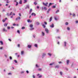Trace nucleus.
Here are the masks:
<instances>
[{
  "mask_svg": "<svg viewBox=\"0 0 78 78\" xmlns=\"http://www.w3.org/2000/svg\"><path fill=\"white\" fill-rule=\"evenodd\" d=\"M21 19V18L20 17L18 16L16 19V21H17V20H20Z\"/></svg>",
  "mask_w": 78,
  "mask_h": 78,
  "instance_id": "nucleus-1",
  "label": "nucleus"
},
{
  "mask_svg": "<svg viewBox=\"0 0 78 78\" xmlns=\"http://www.w3.org/2000/svg\"><path fill=\"white\" fill-rule=\"evenodd\" d=\"M45 31H46V33H47V34H48V32L49 31L48 30V29L46 28L45 29Z\"/></svg>",
  "mask_w": 78,
  "mask_h": 78,
  "instance_id": "nucleus-2",
  "label": "nucleus"
},
{
  "mask_svg": "<svg viewBox=\"0 0 78 78\" xmlns=\"http://www.w3.org/2000/svg\"><path fill=\"white\" fill-rule=\"evenodd\" d=\"M46 56V54H45V53H43L42 55V58H44V56Z\"/></svg>",
  "mask_w": 78,
  "mask_h": 78,
  "instance_id": "nucleus-3",
  "label": "nucleus"
},
{
  "mask_svg": "<svg viewBox=\"0 0 78 78\" xmlns=\"http://www.w3.org/2000/svg\"><path fill=\"white\" fill-rule=\"evenodd\" d=\"M43 4L44 6H47V5H48V2H46V4L44 3V2H43Z\"/></svg>",
  "mask_w": 78,
  "mask_h": 78,
  "instance_id": "nucleus-4",
  "label": "nucleus"
},
{
  "mask_svg": "<svg viewBox=\"0 0 78 78\" xmlns=\"http://www.w3.org/2000/svg\"><path fill=\"white\" fill-rule=\"evenodd\" d=\"M31 16H34L35 17V16H36V13H32L31 14Z\"/></svg>",
  "mask_w": 78,
  "mask_h": 78,
  "instance_id": "nucleus-5",
  "label": "nucleus"
},
{
  "mask_svg": "<svg viewBox=\"0 0 78 78\" xmlns=\"http://www.w3.org/2000/svg\"><path fill=\"white\" fill-rule=\"evenodd\" d=\"M2 31L3 32H5H5H7V30H6L5 28H3L2 29Z\"/></svg>",
  "mask_w": 78,
  "mask_h": 78,
  "instance_id": "nucleus-6",
  "label": "nucleus"
},
{
  "mask_svg": "<svg viewBox=\"0 0 78 78\" xmlns=\"http://www.w3.org/2000/svg\"><path fill=\"white\" fill-rule=\"evenodd\" d=\"M42 9H44V10H47V8L46 7H44V8L43 7H42Z\"/></svg>",
  "mask_w": 78,
  "mask_h": 78,
  "instance_id": "nucleus-7",
  "label": "nucleus"
},
{
  "mask_svg": "<svg viewBox=\"0 0 78 78\" xmlns=\"http://www.w3.org/2000/svg\"><path fill=\"white\" fill-rule=\"evenodd\" d=\"M6 20H7V18H5V19H4L2 20L3 22H5V21H6Z\"/></svg>",
  "mask_w": 78,
  "mask_h": 78,
  "instance_id": "nucleus-8",
  "label": "nucleus"
},
{
  "mask_svg": "<svg viewBox=\"0 0 78 78\" xmlns=\"http://www.w3.org/2000/svg\"><path fill=\"white\" fill-rule=\"evenodd\" d=\"M50 27L51 28H54V24H52V25L50 26Z\"/></svg>",
  "mask_w": 78,
  "mask_h": 78,
  "instance_id": "nucleus-9",
  "label": "nucleus"
},
{
  "mask_svg": "<svg viewBox=\"0 0 78 78\" xmlns=\"http://www.w3.org/2000/svg\"><path fill=\"white\" fill-rule=\"evenodd\" d=\"M41 34L43 36H45V33H44V32H42Z\"/></svg>",
  "mask_w": 78,
  "mask_h": 78,
  "instance_id": "nucleus-10",
  "label": "nucleus"
},
{
  "mask_svg": "<svg viewBox=\"0 0 78 78\" xmlns=\"http://www.w3.org/2000/svg\"><path fill=\"white\" fill-rule=\"evenodd\" d=\"M59 68V65H58L55 66V69H58Z\"/></svg>",
  "mask_w": 78,
  "mask_h": 78,
  "instance_id": "nucleus-11",
  "label": "nucleus"
},
{
  "mask_svg": "<svg viewBox=\"0 0 78 78\" xmlns=\"http://www.w3.org/2000/svg\"><path fill=\"white\" fill-rule=\"evenodd\" d=\"M64 46L65 47H66V44H67V42H66L65 41L64 42Z\"/></svg>",
  "mask_w": 78,
  "mask_h": 78,
  "instance_id": "nucleus-12",
  "label": "nucleus"
},
{
  "mask_svg": "<svg viewBox=\"0 0 78 78\" xmlns=\"http://www.w3.org/2000/svg\"><path fill=\"white\" fill-rule=\"evenodd\" d=\"M29 27L30 28H33V24H30V25Z\"/></svg>",
  "mask_w": 78,
  "mask_h": 78,
  "instance_id": "nucleus-13",
  "label": "nucleus"
},
{
  "mask_svg": "<svg viewBox=\"0 0 78 78\" xmlns=\"http://www.w3.org/2000/svg\"><path fill=\"white\" fill-rule=\"evenodd\" d=\"M30 31H33V30H34V28L32 27V28L30 29Z\"/></svg>",
  "mask_w": 78,
  "mask_h": 78,
  "instance_id": "nucleus-14",
  "label": "nucleus"
},
{
  "mask_svg": "<svg viewBox=\"0 0 78 78\" xmlns=\"http://www.w3.org/2000/svg\"><path fill=\"white\" fill-rule=\"evenodd\" d=\"M27 47H28V48H30L31 47V45H28L27 46Z\"/></svg>",
  "mask_w": 78,
  "mask_h": 78,
  "instance_id": "nucleus-15",
  "label": "nucleus"
},
{
  "mask_svg": "<svg viewBox=\"0 0 78 78\" xmlns=\"http://www.w3.org/2000/svg\"><path fill=\"white\" fill-rule=\"evenodd\" d=\"M51 20H52V17H51L49 19L50 22H51Z\"/></svg>",
  "mask_w": 78,
  "mask_h": 78,
  "instance_id": "nucleus-16",
  "label": "nucleus"
},
{
  "mask_svg": "<svg viewBox=\"0 0 78 78\" xmlns=\"http://www.w3.org/2000/svg\"><path fill=\"white\" fill-rule=\"evenodd\" d=\"M51 5H52V3H49V5L48 6V8H49V7H50V6H51Z\"/></svg>",
  "mask_w": 78,
  "mask_h": 78,
  "instance_id": "nucleus-17",
  "label": "nucleus"
},
{
  "mask_svg": "<svg viewBox=\"0 0 78 78\" xmlns=\"http://www.w3.org/2000/svg\"><path fill=\"white\" fill-rule=\"evenodd\" d=\"M72 15L73 17H76V15H75V14L74 13H73L72 14Z\"/></svg>",
  "mask_w": 78,
  "mask_h": 78,
  "instance_id": "nucleus-18",
  "label": "nucleus"
},
{
  "mask_svg": "<svg viewBox=\"0 0 78 78\" xmlns=\"http://www.w3.org/2000/svg\"><path fill=\"white\" fill-rule=\"evenodd\" d=\"M42 23V26L44 28H45V25L44 24H43V23Z\"/></svg>",
  "mask_w": 78,
  "mask_h": 78,
  "instance_id": "nucleus-19",
  "label": "nucleus"
},
{
  "mask_svg": "<svg viewBox=\"0 0 78 78\" xmlns=\"http://www.w3.org/2000/svg\"><path fill=\"white\" fill-rule=\"evenodd\" d=\"M0 43L1 44V45L3 44V41H0Z\"/></svg>",
  "mask_w": 78,
  "mask_h": 78,
  "instance_id": "nucleus-20",
  "label": "nucleus"
},
{
  "mask_svg": "<svg viewBox=\"0 0 78 78\" xmlns=\"http://www.w3.org/2000/svg\"><path fill=\"white\" fill-rule=\"evenodd\" d=\"M32 10H33L32 9H31L30 11H29L30 14L31 13V12H32Z\"/></svg>",
  "mask_w": 78,
  "mask_h": 78,
  "instance_id": "nucleus-21",
  "label": "nucleus"
},
{
  "mask_svg": "<svg viewBox=\"0 0 78 78\" xmlns=\"http://www.w3.org/2000/svg\"><path fill=\"white\" fill-rule=\"evenodd\" d=\"M24 54V51H22L21 52V54L22 55H23V54Z\"/></svg>",
  "mask_w": 78,
  "mask_h": 78,
  "instance_id": "nucleus-22",
  "label": "nucleus"
},
{
  "mask_svg": "<svg viewBox=\"0 0 78 78\" xmlns=\"http://www.w3.org/2000/svg\"><path fill=\"white\" fill-rule=\"evenodd\" d=\"M55 64V63L53 62V63H51L50 64H49V65H50V66H52V65H53V64Z\"/></svg>",
  "mask_w": 78,
  "mask_h": 78,
  "instance_id": "nucleus-23",
  "label": "nucleus"
},
{
  "mask_svg": "<svg viewBox=\"0 0 78 78\" xmlns=\"http://www.w3.org/2000/svg\"><path fill=\"white\" fill-rule=\"evenodd\" d=\"M65 25H69V23H68V22H66L65 23Z\"/></svg>",
  "mask_w": 78,
  "mask_h": 78,
  "instance_id": "nucleus-24",
  "label": "nucleus"
},
{
  "mask_svg": "<svg viewBox=\"0 0 78 78\" xmlns=\"http://www.w3.org/2000/svg\"><path fill=\"white\" fill-rule=\"evenodd\" d=\"M7 25H8V23L4 24V27H7Z\"/></svg>",
  "mask_w": 78,
  "mask_h": 78,
  "instance_id": "nucleus-25",
  "label": "nucleus"
},
{
  "mask_svg": "<svg viewBox=\"0 0 78 78\" xmlns=\"http://www.w3.org/2000/svg\"><path fill=\"white\" fill-rule=\"evenodd\" d=\"M48 55L50 56H51V54L50 53H48Z\"/></svg>",
  "mask_w": 78,
  "mask_h": 78,
  "instance_id": "nucleus-26",
  "label": "nucleus"
},
{
  "mask_svg": "<svg viewBox=\"0 0 78 78\" xmlns=\"http://www.w3.org/2000/svg\"><path fill=\"white\" fill-rule=\"evenodd\" d=\"M36 23L37 25H39V23L38 22H37Z\"/></svg>",
  "mask_w": 78,
  "mask_h": 78,
  "instance_id": "nucleus-27",
  "label": "nucleus"
},
{
  "mask_svg": "<svg viewBox=\"0 0 78 78\" xmlns=\"http://www.w3.org/2000/svg\"><path fill=\"white\" fill-rule=\"evenodd\" d=\"M69 60H67V64L68 65L69 64Z\"/></svg>",
  "mask_w": 78,
  "mask_h": 78,
  "instance_id": "nucleus-28",
  "label": "nucleus"
},
{
  "mask_svg": "<svg viewBox=\"0 0 78 78\" xmlns=\"http://www.w3.org/2000/svg\"><path fill=\"white\" fill-rule=\"evenodd\" d=\"M22 0H20L19 2L20 4H22Z\"/></svg>",
  "mask_w": 78,
  "mask_h": 78,
  "instance_id": "nucleus-29",
  "label": "nucleus"
},
{
  "mask_svg": "<svg viewBox=\"0 0 78 78\" xmlns=\"http://www.w3.org/2000/svg\"><path fill=\"white\" fill-rule=\"evenodd\" d=\"M25 29V27H22L21 28V29L22 30H24V29Z\"/></svg>",
  "mask_w": 78,
  "mask_h": 78,
  "instance_id": "nucleus-30",
  "label": "nucleus"
},
{
  "mask_svg": "<svg viewBox=\"0 0 78 78\" xmlns=\"http://www.w3.org/2000/svg\"><path fill=\"white\" fill-rule=\"evenodd\" d=\"M54 19H55V20L57 21V20H58V18L57 19L56 18V17H55Z\"/></svg>",
  "mask_w": 78,
  "mask_h": 78,
  "instance_id": "nucleus-31",
  "label": "nucleus"
},
{
  "mask_svg": "<svg viewBox=\"0 0 78 78\" xmlns=\"http://www.w3.org/2000/svg\"><path fill=\"white\" fill-rule=\"evenodd\" d=\"M52 8H53V9L56 8V6H52Z\"/></svg>",
  "mask_w": 78,
  "mask_h": 78,
  "instance_id": "nucleus-32",
  "label": "nucleus"
},
{
  "mask_svg": "<svg viewBox=\"0 0 78 78\" xmlns=\"http://www.w3.org/2000/svg\"><path fill=\"white\" fill-rule=\"evenodd\" d=\"M34 4L35 5H37V2H34Z\"/></svg>",
  "mask_w": 78,
  "mask_h": 78,
  "instance_id": "nucleus-33",
  "label": "nucleus"
},
{
  "mask_svg": "<svg viewBox=\"0 0 78 78\" xmlns=\"http://www.w3.org/2000/svg\"><path fill=\"white\" fill-rule=\"evenodd\" d=\"M34 45L35 47L37 48V44H36Z\"/></svg>",
  "mask_w": 78,
  "mask_h": 78,
  "instance_id": "nucleus-34",
  "label": "nucleus"
},
{
  "mask_svg": "<svg viewBox=\"0 0 78 78\" xmlns=\"http://www.w3.org/2000/svg\"><path fill=\"white\" fill-rule=\"evenodd\" d=\"M38 71H41L42 70V69L40 68L38 69Z\"/></svg>",
  "mask_w": 78,
  "mask_h": 78,
  "instance_id": "nucleus-35",
  "label": "nucleus"
},
{
  "mask_svg": "<svg viewBox=\"0 0 78 78\" xmlns=\"http://www.w3.org/2000/svg\"><path fill=\"white\" fill-rule=\"evenodd\" d=\"M59 11V10H57V11H56L55 13H58Z\"/></svg>",
  "mask_w": 78,
  "mask_h": 78,
  "instance_id": "nucleus-36",
  "label": "nucleus"
},
{
  "mask_svg": "<svg viewBox=\"0 0 78 78\" xmlns=\"http://www.w3.org/2000/svg\"><path fill=\"white\" fill-rule=\"evenodd\" d=\"M56 32L57 33H58V32H59V29H56Z\"/></svg>",
  "mask_w": 78,
  "mask_h": 78,
  "instance_id": "nucleus-37",
  "label": "nucleus"
},
{
  "mask_svg": "<svg viewBox=\"0 0 78 78\" xmlns=\"http://www.w3.org/2000/svg\"><path fill=\"white\" fill-rule=\"evenodd\" d=\"M67 30H68V31H69V30H70V28H69V27H68L67 28Z\"/></svg>",
  "mask_w": 78,
  "mask_h": 78,
  "instance_id": "nucleus-38",
  "label": "nucleus"
},
{
  "mask_svg": "<svg viewBox=\"0 0 78 78\" xmlns=\"http://www.w3.org/2000/svg\"><path fill=\"white\" fill-rule=\"evenodd\" d=\"M12 12H11L9 14V16H11V15H12Z\"/></svg>",
  "mask_w": 78,
  "mask_h": 78,
  "instance_id": "nucleus-39",
  "label": "nucleus"
},
{
  "mask_svg": "<svg viewBox=\"0 0 78 78\" xmlns=\"http://www.w3.org/2000/svg\"><path fill=\"white\" fill-rule=\"evenodd\" d=\"M27 8H30V6H29V5H27Z\"/></svg>",
  "mask_w": 78,
  "mask_h": 78,
  "instance_id": "nucleus-40",
  "label": "nucleus"
},
{
  "mask_svg": "<svg viewBox=\"0 0 78 78\" xmlns=\"http://www.w3.org/2000/svg\"><path fill=\"white\" fill-rule=\"evenodd\" d=\"M60 73L61 75H62V73L61 72H60Z\"/></svg>",
  "mask_w": 78,
  "mask_h": 78,
  "instance_id": "nucleus-41",
  "label": "nucleus"
},
{
  "mask_svg": "<svg viewBox=\"0 0 78 78\" xmlns=\"http://www.w3.org/2000/svg\"><path fill=\"white\" fill-rule=\"evenodd\" d=\"M16 4L15 5L16 6H17V5H18V2H16Z\"/></svg>",
  "mask_w": 78,
  "mask_h": 78,
  "instance_id": "nucleus-42",
  "label": "nucleus"
},
{
  "mask_svg": "<svg viewBox=\"0 0 78 78\" xmlns=\"http://www.w3.org/2000/svg\"><path fill=\"white\" fill-rule=\"evenodd\" d=\"M9 0H7V3H9Z\"/></svg>",
  "mask_w": 78,
  "mask_h": 78,
  "instance_id": "nucleus-43",
  "label": "nucleus"
},
{
  "mask_svg": "<svg viewBox=\"0 0 78 78\" xmlns=\"http://www.w3.org/2000/svg\"><path fill=\"white\" fill-rule=\"evenodd\" d=\"M9 58L10 60H11L12 59V57L11 56H10Z\"/></svg>",
  "mask_w": 78,
  "mask_h": 78,
  "instance_id": "nucleus-44",
  "label": "nucleus"
},
{
  "mask_svg": "<svg viewBox=\"0 0 78 78\" xmlns=\"http://www.w3.org/2000/svg\"><path fill=\"white\" fill-rule=\"evenodd\" d=\"M24 73V72H23V71H22L21 72V74H22V73Z\"/></svg>",
  "mask_w": 78,
  "mask_h": 78,
  "instance_id": "nucleus-45",
  "label": "nucleus"
},
{
  "mask_svg": "<svg viewBox=\"0 0 78 78\" xmlns=\"http://www.w3.org/2000/svg\"><path fill=\"white\" fill-rule=\"evenodd\" d=\"M14 62H15V63H17V61L16 60H15Z\"/></svg>",
  "mask_w": 78,
  "mask_h": 78,
  "instance_id": "nucleus-46",
  "label": "nucleus"
},
{
  "mask_svg": "<svg viewBox=\"0 0 78 78\" xmlns=\"http://www.w3.org/2000/svg\"><path fill=\"white\" fill-rule=\"evenodd\" d=\"M19 16H20V17H21L22 16V15H21V14L20 13H19Z\"/></svg>",
  "mask_w": 78,
  "mask_h": 78,
  "instance_id": "nucleus-47",
  "label": "nucleus"
},
{
  "mask_svg": "<svg viewBox=\"0 0 78 78\" xmlns=\"http://www.w3.org/2000/svg\"><path fill=\"white\" fill-rule=\"evenodd\" d=\"M27 22H28V23L30 22V20H27Z\"/></svg>",
  "mask_w": 78,
  "mask_h": 78,
  "instance_id": "nucleus-48",
  "label": "nucleus"
},
{
  "mask_svg": "<svg viewBox=\"0 0 78 78\" xmlns=\"http://www.w3.org/2000/svg\"><path fill=\"white\" fill-rule=\"evenodd\" d=\"M24 3H26V2H27V0H24Z\"/></svg>",
  "mask_w": 78,
  "mask_h": 78,
  "instance_id": "nucleus-49",
  "label": "nucleus"
},
{
  "mask_svg": "<svg viewBox=\"0 0 78 78\" xmlns=\"http://www.w3.org/2000/svg\"><path fill=\"white\" fill-rule=\"evenodd\" d=\"M26 72L27 73H29V71H28V70L26 71Z\"/></svg>",
  "mask_w": 78,
  "mask_h": 78,
  "instance_id": "nucleus-50",
  "label": "nucleus"
},
{
  "mask_svg": "<svg viewBox=\"0 0 78 78\" xmlns=\"http://www.w3.org/2000/svg\"><path fill=\"white\" fill-rule=\"evenodd\" d=\"M11 73H8V75H11Z\"/></svg>",
  "mask_w": 78,
  "mask_h": 78,
  "instance_id": "nucleus-51",
  "label": "nucleus"
},
{
  "mask_svg": "<svg viewBox=\"0 0 78 78\" xmlns=\"http://www.w3.org/2000/svg\"><path fill=\"white\" fill-rule=\"evenodd\" d=\"M44 23L45 25H47V22H44Z\"/></svg>",
  "mask_w": 78,
  "mask_h": 78,
  "instance_id": "nucleus-52",
  "label": "nucleus"
},
{
  "mask_svg": "<svg viewBox=\"0 0 78 78\" xmlns=\"http://www.w3.org/2000/svg\"><path fill=\"white\" fill-rule=\"evenodd\" d=\"M58 63L59 64H61V63H62V62H58Z\"/></svg>",
  "mask_w": 78,
  "mask_h": 78,
  "instance_id": "nucleus-53",
  "label": "nucleus"
},
{
  "mask_svg": "<svg viewBox=\"0 0 78 78\" xmlns=\"http://www.w3.org/2000/svg\"><path fill=\"white\" fill-rule=\"evenodd\" d=\"M42 76V75H41L39 76V78H41Z\"/></svg>",
  "mask_w": 78,
  "mask_h": 78,
  "instance_id": "nucleus-54",
  "label": "nucleus"
},
{
  "mask_svg": "<svg viewBox=\"0 0 78 78\" xmlns=\"http://www.w3.org/2000/svg\"><path fill=\"white\" fill-rule=\"evenodd\" d=\"M13 26H16V24H15V23H13Z\"/></svg>",
  "mask_w": 78,
  "mask_h": 78,
  "instance_id": "nucleus-55",
  "label": "nucleus"
},
{
  "mask_svg": "<svg viewBox=\"0 0 78 78\" xmlns=\"http://www.w3.org/2000/svg\"><path fill=\"white\" fill-rule=\"evenodd\" d=\"M33 78H35V76H34V75H33Z\"/></svg>",
  "mask_w": 78,
  "mask_h": 78,
  "instance_id": "nucleus-56",
  "label": "nucleus"
},
{
  "mask_svg": "<svg viewBox=\"0 0 78 78\" xmlns=\"http://www.w3.org/2000/svg\"><path fill=\"white\" fill-rule=\"evenodd\" d=\"M36 67H39L38 66V65H37V64H36Z\"/></svg>",
  "mask_w": 78,
  "mask_h": 78,
  "instance_id": "nucleus-57",
  "label": "nucleus"
},
{
  "mask_svg": "<svg viewBox=\"0 0 78 78\" xmlns=\"http://www.w3.org/2000/svg\"><path fill=\"white\" fill-rule=\"evenodd\" d=\"M33 36L34 38H35V37H36V36L35 35H34Z\"/></svg>",
  "mask_w": 78,
  "mask_h": 78,
  "instance_id": "nucleus-58",
  "label": "nucleus"
},
{
  "mask_svg": "<svg viewBox=\"0 0 78 78\" xmlns=\"http://www.w3.org/2000/svg\"><path fill=\"white\" fill-rule=\"evenodd\" d=\"M37 9H39V6H37Z\"/></svg>",
  "mask_w": 78,
  "mask_h": 78,
  "instance_id": "nucleus-59",
  "label": "nucleus"
},
{
  "mask_svg": "<svg viewBox=\"0 0 78 78\" xmlns=\"http://www.w3.org/2000/svg\"><path fill=\"white\" fill-rule=\"evenodd\" d=\"M5 58H7V55H5Z\"/></svg>",
  "mask_w": 78,
  "mask_h": 78,
  "instance_id": "nucleus-60",
  "label": "nucleus"
},
{
  "mask_svg": "<svg viewBox=\"0 0 78 78\" xmlns=\"http://www.w3.org/2000/svg\"><path fill=\"white\" fill-rule=\"evenodd\" d=\"M50 10H51V9L50 8H49L48 9V11H50Z\"/></svg>",
  "mask_w": 78,
  "mask_h": 78,
  "instance_id": "nucleus-61",
  "label": "nucleus"
},
{
  "mask_svg": "<svg viewBox=\"0 0 78 78\" xmlns=\"http://www.w3.org/2000/svg\"><path fill=\"white\" fill-rule=\"evenodd\" d=\"M17 33H20V31H19V30H18L17 31Z\"/></svg>",
  "mask_w": 78,
  "mask_h": 78,
  "instance_id": "nucleus-62",
  "label": "nucleus"
},
{
  "mask_svg": "<svg viewBox=\"0 0 78 78\" xmlns=\"http://www.w3.org/2000/svg\"><path fill=\"white\" fill-rule=\"evenodd\" d=\"M76 23H78V21H76Z\"/></svg>",
  "mask_w": 78,
  "mask_h": 78,
  "instance_id": "nucleus-63",
  "label": "nucleus"
},
{
  "mask_svg": "<svg viewBox=\"0 0 78 78\" xmlns=\"http://www.w3.org/2000/svg\"><path fill=\"white\" fill-rule=\"evenodd\" d=\"M9 40L10 42L11 41V40L10 39H9Z\"/></svg>",
  "mask_w": 78,
  "mask_h": 78,
  "instance_id": "nucleus-64",
  "label": "nucleus"
}]
</instances>
